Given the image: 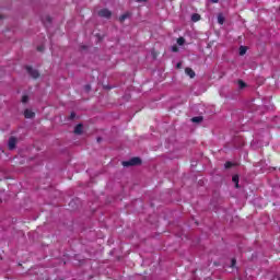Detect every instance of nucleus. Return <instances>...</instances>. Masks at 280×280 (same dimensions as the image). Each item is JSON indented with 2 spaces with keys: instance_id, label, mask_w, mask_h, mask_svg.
<instances>
[{
  "instance_id": "obj_4",
  "label": "nucleus",
  "mask_w": 280,
  "mask_h": 280,
  "mask_svg": "<svg viewBox=\"0 0 280 280\" xmlns=\"http://www.w3.org/2000/svg\"><path fill=\"white\" fill-rule=\"evenodd\" d=\"M18 143V139L15 137H10L8 142L9 150H15Z\"/></svg>"
},
{
  "instance_id": "obj_16",
  "label": "nucleus",
  "mask_w": 280,
  "mask_h": 280,
  "mask_svg": "<svg viewBox=\"0 0 280 280\" xmlns=\"http://www.w3.org/2000/svg\"><path fill=\"white\" fill-rule=\"evenodd\" d=\"M27 102H30V96L27 95L22 96V103L27 104Z\"/></svg>"
},
{
  "instance_id": "obj_15",
  "label": "nucleus",
  "mask_w": 280,
  "mask_h": 280,
  "mask_svg": "<svg viewBox=\"0 0 280 280\" xmlns=\"http://www.w3.org/2000/svg\"><path fill=\"white\" fill-rule=\"evenodd\" d=\"M238 88L240 89H246V83L243 82L242 80H238Z\"/></svg>"
},
{
  "instance_id": "obj_12",
  "label": "nucleus",
  "mask_w": 280,
  "mask_h": 280,
  "mask_svg": "<svg viewBox=\"0 0 280 280\" xmlns=\"http://www.w3.org/2000/svg\"><path fill=\"white\" fill-rule=\"evenodd\" d=\"M248 50V48H246L245 46H241L240 47V56H244L246 55V51Z\"/></svg>"
},
{
  "instance_id": "obj_14",
  "label": "nucleus",
  "mask_w": 280,
  "mask_h": 280,
  "mask_svg": "<svg viewBox=\"0 0 280 280\" xmlns=\"http://www.w3.org/2000/svg\"><path fill=\"white\" fill-rule=\"evenodd\" d=\"M177 45H180V46L185 45V37L177 38Z\"/></svg>"
},
{
  "instance_id": "obj_13",
  "label": "nucleus",
  "mask_w": 280,
  "mask_h": 280,
  "mask_svg": "<svg viewBox=\"0 0 280 280\" xmlns=\"http://www.w3.org/2000/svg\"><path fill=\"white\" fill-rule=\"evenodd\" d=\"M128 18H130V13H125V14H122V15L119 18V21H120L121 23H124V21H126V19H128Z\"/></svg>"
},
{
  "instance_id": "obj_9",
  "label": "nucleus",
  "mask_w": 280,
  "mask_h": 280,
  "mask_svg": "<svg viewBox=\"0 0 280 280\" xmlns=\"http://www.w3.org/2000/svg\"><path fill=\"white\" fill-rule=\"evenodd\" d=\"M232 180H233V183H235L236 189H240V176L238 175H234L232 177Z\"/></svg>"
},
{
  "instance_id": "obj_23",
  "label": "nucleus",
  "mask_w": 280,
  "mask_h": 280,
  "mask_svg": "<svg viewBox=\"0 0 280 280\" xmlns=\"http://www.w3.org/2000/svg\"><path fill=\"white\" fill-rule=\"evenodd\" d=\"M46 21L51 23V16H46Z\"/></svg>"
},
{
  "instance_id": "obj_2",
  "label": "nucleus",
  "mask_w": 280,
  "mask_h": 280,
  "mask_svg": "<svg viewBox=\"0 0 280 280\" xmlns=\"http://www.w3.org/2000/svg\"><path fill=\"white\" fill-rule=\"evenodd\" d=\"M28 75H31V78H33V80H38V78H40V72H38V70L32 68V66H26L25 67Z\"/></svg>"
},
{
  "instance_id": "obj_11",
  "label": "nucleus",
  "mask_w": 280,
  "mask_h": 280,
  "mask_svg": "<svg viewBox=\"0 0 280 280\" xmlns=\"http://www.w3.org/2000/svg\"><path fill=\"white\" fill-rule=\"evenodd\" d=\"M199 20H200V14L194 13V14L191 15V21H194V23L198 22Z\"/></svg>"
},
{
  "instance_id": "obj_19",
  "label": "nucleus",
  "mask_w": 280,
  "mask_h": 280,
  "mask_svg": "<svg viewBox=\"0 0 280 280\" xmlns=\"http://www.w3.org/2000/svg\"><path fill=\"white\" fill-rule=\"evenodd\" d=\"M84 89H85L86 93H89V92L91 91V85H90V84H86V85L84 86Z\"/></svg>"
},
{
  "instance_id": "obj_17",
  "label": "nucleus",
  "mask_w": 280,
  "mask_h": 280,
  "mask_svg": "<svg viewBox=\"0 0 280 280\" xmlns=\"http://www.w3.org/2000/svg\"><path fill=\"white\" fill-rule=\"evenodd\" d=\"M224 166H225V170H230V167H233V163L226 162Z\"/></svg>"
},
{
  "instance_id": "obj_25",
  "label": "nucleus",
  "mask_w": 280,
  "mask_h": 280,
  "mask_svg": "<svg viewBox=\"0 0 280 280\" xmlns=\"http://www.w3.org/2000/svg\"><path fill=\"white\" fill-rule=\"evenodd\" d=\"M43 49H45L43 46L37 47L38 51H43Z\"/></svg>"
},
{
  "instance_id": "obj_7",
  "label": "nucleus",
  "mask_w": 280,
  "mask_h": 280,
  "mask_svg": "<svg viewBox=\"0 0 280 280\" xmlns=\"http://www.w3.org/2000/svg\"><path fill=\"white\" fill-rule=\"evenodd\" d=\"M185 73L189 75V78H196V72L191 68H186Z\"/></svg>"
},
{
  "instance_id": "obj_1",
  "label": "nucleus",
  "mask_w": 280,
  "mask_h": 280,
  "mask_svg": "<svg viewBox=\"0 0 280 280\" xmlns=\"http://www.w3.org/2000/svg\"><path fill=\"white\" fill-rule=\"evenodd\" d=\"M122 167H135L137 165H141L140 158H132L129 161H124L121 163Z\"/></svg>"
},
{
  "instance_id": "obj_6",
  "label": "nucleus",
  "mask_w": 280,
  "mask_h": 280,
  "mask_svg": "<svg viewBox=\"0 0 280 280\" xmlns=\"http://www.w3.org/2000/svg\"><path fill=\"white\" fill-rule=\"evenodd\" d=\"M84 132V125L79 124L74 127V135H82Z\"/></svg>"
},
{
  "instance_id": "obj_18",
  "label": "nucleus",
  "mask_w": 280,
  "mask_h": 280,
  "mask_svg": "<svg viewBox=\"0 0 280 280\" xmlns=\"http://www.w3.org/2000/svg\"><path fill=\"white\" fill-rule=\"evenodd\" d=\"M172 51H173L174 54L178 52V46H172Z\"/></svg>"
},
{
  "instance_id": "obj_22",
  "label": "nucleus",
  "mask_w": 280,
  "mask_h": 280,
  "mask_svg": "<svg viewBox=\"0 0 280 280\" xmlns=\"http://www.w3.org/2000/svg\"><path fill=\"white\" fill-rule=\"evenodd\" d=\"M236 261L237 260H235V258L232 259V265H231L232 268H233V266H235Z\"/></svg>"
},
{
  "instance_id": "obj_3",
  "label": "nucleus",
  "mask_w": 280,
  "mask_h": 280,
  "mask_svg": "<svg viewBox=\"0 0 280 280\" xmlns=\"http://www.w3.org/2000/svg\"><path fill=\"white\" fill-rule=\"evenodd\" d=\"M101 19H110L113 16V12L108 9H101L97 13Z\"/></svg>"
},
{
  "instance_id": "obj_24",
  "label": "nucleus",
  "mask_w": 280,
  "mask_h": 280,
  "mask_svg": "<svg viewBox=\"0 0 280 280\" xmlns=\"http://www.w3.org/2000/svg\"><path fill=\"white\" fill-rule=\"evenodd\" d=\"M180 67H183V63L178 62V63L176 65V68H177V69H180Z\"/></svg>"
},
{
  "instance_id": "obj_26",
  "label": "nucleus",
  "mask_w": 280,
  "mask_h": 280,
  "mask_svg": "<svg viewBox=\"0 0 280 280\" xmlns=\"http://www.w3.org/2000/svg\"><path fill=\"white\" fill-rule=\"evenodd\" d=\"M212 3H218V0H211Z\"/></svg>"
},
{
  "instance_id": "obj_8",
  "label": "nucleus",
  "mask_w": 280,
  "mask_h": 280,
  "mask_svg": "<svg viewBox=\"0 0 280 280\" xmlns=\"http://www.w3.org/2000/svg\"><path fill=\"white\" fill-rule=\"evenodd\" d=\"M202 116H196L191 118L192 124H202Z\"/></svg>"
},
{
  "instance_id": "obj_5",
  "label": "nucleus",
  "mask_w": 280,
  "mask_h": 280,
  "mask_svg": "<svg viewBox=\"0 0 280 280\" xmlns=\"http://www.w3.org/2000/svg\"><path fill=\"white\" fill-rule=\"evenodd\" d=\"M24 117L25 119H34V117H36V114L31 109H25Z\"/></svg>"
},
{
  "instance_id": "obj_20",
  "label": "nucleus",
  "mask_w": 280,
  "mask_h": 280,
  "mask_svg": "<svg viewBox=\"0 0 280 280\" xmlns=\"http://www.w3.org/2000/svg\"><path fill=\"white\" fill-rule=\"evenodd\" d=\"M137 3H148V0H136Z\"/></svg>"
},
{
  "instance_id": "obj_27",
  "label": "nucleus",
  "mask_w": 280,
  "mask_h": 280,
  "mask_svg": "<svg viewBox=\"0 0 280 280\" xmlns=\"http://www.w3.org/2000/svg\"><path fill=\"white\" fill-rule=\"evenodd\" d=\"M100 141H102V138H97V142L100 143Z\"/></svg>"
},
{
  "instance_id": "obj_21",
  "label": "nucleus",
  "mask_w": 280,
  "mask_h": 280,
  "mask_svg": "<svg viewBox=\"0 0 280 280\" xmlns=\"http://www.w3.org/2000/svg\"><path fill=\"white\" fill-rule=\"evenodd\" d=\"M70 119H75V113H74V112H72V113L70 114Z\"/></svg>"
},
{
  "instance_id": "obj_10",
  "label": "nucleus",
  "mask_w": 280,
  "mask_h": 280,
  "mask_svg": "<svg viewBox=\"0 0 280 280\" xmlns=\"http://www.w3.org/2000/svg\"><path fill=\"white\" fill-rule=\"evenodd\" d=\"M224 21H225L224 15L222 13H220L218 15V23H219V25H224Z\"/></svg>"
}]
</instances>
